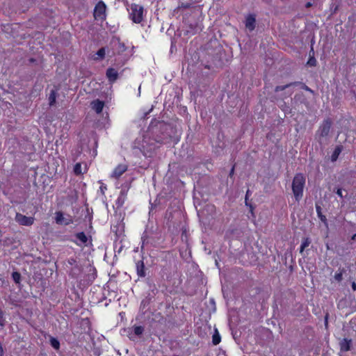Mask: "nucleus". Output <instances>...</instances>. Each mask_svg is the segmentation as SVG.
<instances>
[{
	"label": "nucleus",
	"instance_id": "40",
	"mask_svg": "<svg viewBox=\"0 0 356 356\" xmlns=\"http://www.w3.org/2000/svg\"><path fill=\"white\" fill-rule=\"evenodd\" d=\"M147 238V232H145L143 234L141 239L143 240V245H144L145 241ZM142 248H143V245H142Z\"/></svg>",
	"mask_w": 356,
	"mask_h": 356
},
{
	"label": "nucleus",
	"instance_id": "4",
	"mask_svg": "<svg viewBox=\"0 0 356 356\" xmlns=\"http://www.w3.org/2000/svg\"><path fill=\"white\" fill-rule=\"evenodd\" d=\"M143 7L138 4L131 5L130 18L134 23H140L143 19Z\"/></svg>",
	"mask_w": 356,
	"mask_h": 356
},
{
	"label": "nucleus",
	"instance_id": "25",
	"mask_svg": "<svg viewBox=\"0 0 356 356\" xmlns=\"http://www.w3.org/2000/svg\"><path fill=\"white\" fill-rule=\"evenodd\" d=\"M49 342L51 346L56 350H58L60 348V342L59 341L53 337H50Z\"/></svg>",
	"mask_w": 356,
	"mask_h": 356
},
{
	"label": "nucleus",
	"instance_id": "22",
	"mask_svg": "<svg viewBox=\"0 0 356 356\" xmlns=\"http://www.w3.org/2000/svg\"><path fill=\"white\" fill-rule=\"evenodd\" d=\"M316 60L314 57V51L313 48L312 47L309 51V58L307 64L310 67H315L316 65Z\"/></svg>",
	"mask_w": 356,
	"mask_h": 356
},
{
	"label": "nucleus",
	"instance_id": "38",
	"mask_svg": "<svg viewBox=\"0 0 356 356\" xmlns=\"http://www.w3.org/2000/svg\"><path fill=\"white\" fill-rule=\"evenodd\" d=\"M67 262H68V264H69L70 265H71V266H72V265H75V266H76V259H74V258H70V259H69L67 260Z\"/></svg>",
	"mask_w": 356,
	"mask_h": 356
},
{
	"label": "nucleus",
	"instance_id": "28",
	"mask_svg": "<svg viewBox=\"0 0 356 356\" xmlns=\"http://www.w3.org/2000/svg\"><path fill=\"white\" fill-rule=\"evenodd\" d=\"M76 237L81 241L83 243H86L88 241V237L84 232H81L76 234Z\"/></svg>",
	"mask_w": 356,
	"mask_h": 356
},
{
	"label": "nucleus",
	"instance_id": "1",
	"mask_svg": "<svg viewBox=\"0 0 356 356\" xmlns=\"http://www.w3.org/2000/svg\"><path fill=\"white\" fill-rule=\"evenodd\" d=\"M172 128L169 124L163 122L152 123L149 127L150 137L156 143H164L170 137Z\"/></svg>",
	"mask_w": 356,
	"mask_h": 356
},
{
	"label": "nucleus",
	"instance_id": "34",
	"mask_svg": "<svg viewBox=\"0 0 356 356\" xmlns=\"http://www.w3.org/2000/svg\"><path fill=\"white\" fill-rule=\"evenodd\" d=\"M290 87V85L288 84H286L284 86H277L275 87V92H280V91H282Z\"/></svg>",
	"mask_w": 356,
	"mask_h": 356
},
{
	"label": "nucleus",
	"instance_id": "48",
	"mask_svg": "<svg viewBox=\"0 0 356 356\" xmlns=\"http://www.w3.org/2000/svg\"><path fill=\"white\" fill-rule=\"evenodd\" d=\"M35 60L34 58H30V59H29V61H30V62H31V63H32V62H34Z\"/></svg>",
	"mask_w": 356,
	"mask_h": 356
},
{
	"label": "nucleus",
	"instance_id": "3",
	"mask_svg": "<svg viewBox=\"0 0 356 356\" xmlns=\"http://www.w3.org/2000/svg\"><path fill=\"white\" fill-rule=\"evenodd\" d=\"M305 178L302 174L295 175L292 181V191L296 201L299 202L303 195Z\"/></svg>",
	"mask_w": 356,
	"mask_h": 356
},
{
	"label": "nucleus",
	"instance_id": "45",
	"mask_svg": "<svg viewBox=\"0 0 356 356\" xmlns=\"http://www.w3.org/2000/svg\"><path fill=\"white\" fill-rule=\"evenodd\" d=\"M351 286L353 291H356V283L355 282H352Z\"/></svg>",
	"mask_w": 356,
	"mask_h": 356
},
{
	"label": "nucleus",
	"instance_id": "46",
	"mask_svg": "<svg viewBox=\"0 0 356 356\" xmlns=\"http://www.w3.org/2000/svg\"><path fill=\"white\" fill-rule=\"evenodd\" d=\"M250 191L248 190L247 192H246V195H245V202L247 203V200H248V195H250Z\"/></svg>",
	"mask_w": 356,
	"mask_h": 356
},
{
	"label": "nucleus",
	"instance_id": "51",
	"mask_svg": "<svg viewBox=\"0 0 356 356\" xmlns=\"http://www.w3.org/2000/svg\"><path fill=\"white\" fill-rule=\"evenodd\" d=\"M104 188H106V186H104V188L102 186L101 187L102 191L104 190Z\"/></svg>",
	"mask_w": 356,
	"mask_h": 356
},
{
	"label": "nucleus",
	"instance_id": "44",
	"mask_svg": "<svg viewBox=\"0 0 356 356\" xmlns=\"http://www.w3.org/2000/svg\"><path fill=\"white\" fill-rule=\"evenodd\" d=\"M303 97V95L302 94H297L295 95L294 97V99L296 100V99H299L300 97Z\"/></svg>",
	"mask_w": 356,
	"mask_h": 356
},
{
	"label": "nucleus",
	"instance_id": "36",
	"mask_svg": "<svg viewBox=\"0 0 356 356\" xmlns=\"http://www.w3.org/2000/svg\"><path fill=\"white\" fill-rule=\"evenodd\" d=\"M97 55L101 58H104V56H105V49L104 48H101L99 49L97 52Z\"/></svg>",
	"mask_w": 356,
	"mask_h": 356
},
{
	"label": "nucleus",
	"instance_id": "6",
	"mask_svg": "<svg viewBox=\"0 0 356 356\" xmlns=\"http://www.w3.org/2000/svg\"><path fill=\"white\" fill-rule=\"evenodd\" d=\"M106 5L103 1H99L96 5L94 10V17L95 19H103L105 18Z\"/></svg>",
	"mask_w": 356,
	"mask_h": 356
},
{
	"label": "nucleus",
	"instance_id": "13",
	"mask_svg": "<svg viewBox=\"0 0 356 356\" xmlns=\"http://www.w3.org/2000/svg\"><path fill=\"white\" fill-rule=\"evenodd\" d=\"M106 75L108 81L111 83L115 82L118 78L117 70L112 67H109L106 70Z\"/></svg>",
	"mask_w": 356,
	"mask_h": 356
},
{
	"label": "nucleus",
	"instance_id": "14",
	"mask_svg": "<svg viewBox=\"0 0 356 356\" xmlns=\"http://www.w3.org/2000/svg\"><path fill=\"white\" fill-rule=\"evenodd\" d=\"M104 106V102L99 99H95L91 102L92 108L97 113H101Z\"/></svg>",
	"mask_w": 356,
	"mask_h": 356
},
{
	"label": "nucleus",
	"instance_id": "42",
	"mask_svg": "<svg viewBox=\"0 0 356 356\" xmlns=\"http://www.w3.org/2000/svg\"><path fill=\"white\" fill-rule=\"evenodd\" d=\"M3 355H4V350L3 348L2 343L0 341V356H3Z\"/></svg>",
	"mask_w": 356,
	"mask_h": 356
},
{
	"label": "nucleus",
	"instance_id": "47",
	"mask_svg": "<svg viewBox=\"0 0 356 356\" xmlns=\"http://www.w3.org/2000/svg\"><path fill=\"white\" fill-rule=\"evenodd\" d=\"M356 239V234H354L353 236H352V240H355Z\"/></svg>",
	"mask_w": 356,
	"mask_h": 356
},
{
	"label": "nucleus",
	"instance_id": "18",
	"mask_svg": "<svg viewBox=\"0 0 356 356\" xmlns=\"http://www.w3.org/2000/svg\"><path fill=\"white\" fill-rule=\"evenodd\" d=\"M343 147L341 145H339L335 147V149L331 156V161L332 162H334L338 159V157H339V154H341V152L343 151Z\"/></svg>",
	"mask_w": 356,
	"mask_h": 356
},
{
	"label": "nucleus",
	"instance_id": "2",
	"mask_svg": "<svg viewBox=\"0 0 356 356\" xmlns=\"http://www.w3.org/2000/svg\"><path fill=\"white\" fill-rule=\"evenodd\" d=\"M333 120L330 118L323 120L315 133L314 138L321 146L327 145L333 131Z\"/></svg>",
	"mask_w": 356,
	"mask_h": 356
},
{
	"label": "nucleus",
	"instance_id": "17",
	"mask_svg": "<svg viewBox=\"0 0 356 356\" xmlns=\"http://www.w3.org/2000/svg\"><path fill=\"white\" fill-rule=\"evenodd\" d=\"M136 271L139 277H145V267L143 260L138 261L136 263Z\"/></svg>",
	"mask_w": 356,
	"mask_h": 356
},
{
	"label": "nucleus",
	"instance_id": "49",
	"mask_svg": "<svg viewBox=\"0 0 356 356\" xmlns=\"http://www.w3.org/2000/svg\"><path fill=\"white\" fill-rule=\"evenodd\" d=\"M310 93L314 95V91L313 90L311 89V91H309Z\"/></svg>",
	"mask_w": 356,
	"mask_h": 356
},
{
	"label": "nucleus",
	"instance_id": "52",
	"mask_svg": "<svg viewBox=\"0 0 356 356\" xmlns=\"http://www.w3.org/2000/svg\"><path fill=\"white\" fill-rule=\"evenodd\" d=\"M104 188H106V186H104V188L102 186L101 187L102 191L104 190Z\"/></svg>",
	"mask_w": 356,
	"mask_h": 356
},
{
	"label": "nucleus",
	"instance_id": "33",
	"mask_svg": "<svg viewBox=\"0 0 356 356\" xmlns=\"http://www.w3.org/2000/svg\"><path fill=\"white\" fill-rule=\"evenodd\" d=\"M339 9V5L335 3H332L330 6V15H332L333 14L336 13L337 11Z\"/></svg>",
	"mask_w": 356,
	"mask_h": 356
},
{
	"label": "nucleus",
	"instance_id": "27",
	"mask_svg": "<svg viewBox=\"0 0 356 356\" xmlns=\"http://www.w3.org/2000/svg\"><path fill=\"white\" fill-rule=\"evenodd\" d=\"M346 272V270L344 268H339V272L337 273L334 275V279L338 282H341L343 280V273Z\"/></svg>",
	"mask_w": 356,
	"mask_h": 356
},
{
	"label": "nucleus",
	"instance_id": "32",
	"mask_svg": "<svg viewBox=\"0 0 356 356\" xmlns=\"http://www.w3.org/2000/svg\"><path fill=\"white\" fill-rule=\"evenodd\" d=\"M193 6L192 3L189 2H181L179 6V8H184V9H188L191 8Z\"/></svg>",
	"mask_w": 356,
	"mask_h": 356
},
{
	"label": "nucleus",
	"instance_id": "12",
	"mask_svg": "<svg viewBox=\"0 0 356 356\" xmlns=\"http://www.w3.org/2000/svg\"><path fill=\"white\" fill-rule=\"evenodd\" d=\"M112 44H113L115 50L118 54H122L124 51H126L127 47L124 42H122L119 38L113 40L112 41Z\"/></svg>",
	"mask_w": 356,
	"mask_h": 356
},
{
	"label": "nucleus",
	"instance_id": "50",
	"mask_svg": "<svg viewBox=\"0 0 356 356\" xmlns=\"http://www.w3.org/2000/svg\"><path fill=\"white\" fill-rule=\"evenodd\" d=\"M311 6V3H307V7H309Z\"/></svg>",
	"mask_w": 356,
	"mask_h": 356
},
{
	"label": "nucleus",
	"instance_id": "21",
	"mask_svg": "<svg viewBox=\"0 0 356 356\" xmlns=\"http://www.w3.org/2000/svg\"><path fill=\"white\" fill-rule=\"evenodd\" d=\"M221 341V337L217 328H214V332L212 336V343L214 346L219 344Z\"/></svg>",
	"mask_w": 356,
	"mask_h": 356
},
{
	"label": "nucleus",
	"instance_id": "26",
	"mask_svg": "<svg viewBox=\"0 0 356 356\" xmlns=\"http://www.w3.org/2000/svg\"><path fill=\"white\" fill-rule=\"evenodd\" d=\"M56 92L54 90H51L49 97V105L54 106L56 103Z\"/></svg>",
	"mask_w": 356,
	"mask_h": 356
},
{
	"label": "nucleus",
	"instance_id": "9",
	"mask_svg": "<svg viewBox=\"0 0 356 356\" xmlns=\"http://www.w3.org/2000/svg\"><path fill=\"white\" fill-rule=\"evenodd\" d=\"M146 284L148 286L149 293H151V294L154 295V297L155 295L159 292L155 282V279L150 277H147L146 280Z\"/></svg>",
	"mask_w": 356,
	"mask_h": 356
},
{
	"label": "nucleus",
	"instance_id": "19",
	"mask_svg": "<svg viewBox=\"0 0 356 356\" xmlns=\"http://www.w3.org/2000/svg\"><path fill=\"white\" fill-rule=\"evenodd\" d=\"M316 212H317V215H318V217L320 218V220L325 224V225L326 227H327L328 224H327V218L325 217V216H324L323 213H322V209H321V207L318 204H316Z\"/></svg>",
	"mask_w": 356,
	"mask_h": 356
},
{
	"label": "nucleus",
	"instance_id": "31",
	"mask_svg": "<svg viewBox=\"0 0 356 356\" xmlns=\"http://www.w3.org/2000/svg\"><path fill=\"white\" fill-rule=\"evenodd\" d=\"M134 331L136 335L140 336L144 332V327L143 326H135Z\"/></svg>",
	"mask_w": 356,
	"mask_h": 356
},
{
	"label": "nucleus",
	"instance_id": "15",
	"mask_svg": "<svg viewBox=\"0 0 356 356\" xmlns=\"http://www.w3.org/2000/svg\"><path fill=\"white\" fill-rule=\"evenodd\" d=\"M127 170V166L126 165L120 164L118 165L114 170L112 177L116 179L119 178L125 171Z\"/></svg>",
	"mask_w": 356,
	"mask_h": 356
},
{
	"label": "nucleus",
	"instance_id": "30",
	"mask_svg": "<svg viewBox=\"0 0 356 356\" xmlns=\"http://www.w3.org/2000/svg\"><path fill=\"white\" fill-rule=\"evenodd\" d=\"M12 278L16 284H19L21 280V274L18 272L12 273Z\"/></svg>",
	"mask_w": 356,
	"mask_h": 356
},
{
	"label": "nucleus",
	"instance_id": "37",
	"mask_svg": "<svg viewBox=\"0 0 356 356\" xmlns=\"http://www.w3.org/2000/svg\"><path fill=\"white\" fill-rule=\"evenodd\" d=\"M6 324L5 318H3V312L0 309V325L4 326Z\"/></svg>",
	"mask_w": 356,
	"mask_h": 356
},
{
	"label": "nucleus",
	"instance_id": "23",
	"mask_svg": "<svg viewBox=\"0 0 356 356\" xmlns=\"http://www.w3.org/2000/svg\"><path fill=\"white\" fill-rule=\"evenodd\" d=\"M333 192L336 193L341 198H345L348 196V191L339 186L333 189Z\"/></svg>",
	"mask_w": 356,
	"mask_h": 356
},
{
	"label": "nucleus",
	"instance_id": "7",
	"mask_svg": "<svg viewBox=\"0 0 356 356\" xmlns=\"http://www.w3.org/2000/svg\"><path fill=\"white\" fill-rule=\"evenodd\" d=\"M56 222L58 225H68L73 222V220L70 216L65 217L62 211L56 212Z\"/></svg>",
	"mask_w": 356,
	"mask_h": 356
},
{
	"label": "nucleus",
	"instance_id": "24",
	"mask_svg": "<svg viewBox=\"0 0 356 356\" xmlns=\"http://www.w3.org/2000/svg\"><path fill=\"white\" fill-rule=\"evenodd\" d=\"M311 242H312V241L309 238H308V237L304 238L302 243L300 245V253L302 254L305 249L310 245Z\"/></svg>",
	"mask_w": 356,
	"mask_h": 356
},
{
	"label": "nucleus",
	"instance_id": "29",
	"mask_svg": "<svg viewBox=\"0 0 356 356\" xmlns=\"http://www.w3.org/2000/svg\"><path fill=\"white\" fill-rule=\"evenodd\" d=\"M81 272V268L79 265H76L71 271V274L73 277H76Z\"/></svg>",
	"mask_w": 356,
	"mask_h": 356
},
{
	"label": "nucleus",
	"instance_id": "41",
	"mask_svg": "<svg viewBox=\"0 0 356 356\" xmlns=\"http://www.w3.org/2000/svg\"><path fill=\"white\" fill-rule=\"evenodd\" d=\"M301 88L306 91H311V88H309L305 83H302Z\"/></svg>",
	"mask_w": 356,
	"mask_h": 356
},
{
	"label": "nucleus",
	"instance_id": "16",
	"mask_svg": "<svg viewBox=\"0 0 356 356\" xmlns=\"http://www.w3.org/2000/svg\"><path fill=\"white\" fill-rule=\"evenodd\" d=\"M352 344V339H343L339 343L340 350L343 352H346L350 350Z\"/></svg>",
	"mask_w": 356,
	"mask_h": 356
},
{
	"label": "nucleus",
	"instance_id": "10",
	"mask_svg": "<svg viewBox=\"0 0 356 356\" xmlns=\"http://www.w3.org/2000/svg\"><path fill=\"white\" fill-rule=\"evenodd\" d=\"M154 298V295L148 293L145 299H143L140 304V309L143 313H145L149 309V304Z\"/></svg>",
	"mask_w": 356,
	"mask_h": 356
},
{
	"label": "nucleus",
	"instance_id": "43",
	"mask_svg": "<svg viewBox=\"0 0 356 356\" xmlns=\"http://www.w3.org/2000/svg\"><path fill=\"white\" fill-rule=\"evenodd\" d=\"M234 168H235V165H233L230 172H229V177H232L234 174Z\"/></svg>",
	"mask_w": 356,
	"mask_h": 356
},
{
	"label": "nucleus",
	"instance_id": "53",
	"mask_svg": "<svg viewBox=\"0 0 356 356\" xmlns=\"http://www.w3.org/2000/svg\"><path fill=\"white\" fill-rule=\"evenodd\" d=\"M104 188H106V186H104V188L102 186L101 187L102 191L104 190Z\"/></svg>",
	"mask_w": 356,
	"mask_h": 356
},
{
	"label": "nucleus",
	"instance_id": "39",
	"mask_svg": "<svg viewBox=\"0 0 356 356\" xmlns=\"http://www.w3.org/2000/svg\"><path fill=\"white\" fill-rule=\"evenodd\" d=\"M302 83H303L301 82V81H294V82L289 83V85H290V87L291 86H302Z\"/></svg>",
	"mask_w": 356,
	"mask_h": 356
},
{
	"label": "nucleus",
	"instance_id": "11",
	"mask_svg": "<svg viewBox=\"0 0 356 356\" xmlns=\"http://www.w3.org/2000/svg\"><path fill=\"white\" fill-rule=\"evenodd\" d=\"M256 26V17L253 14L248 15L245 19V27L250 31H253Z\"/></svg>",
	"mask_w": 356,
	"mask_h": 356
},
{
	"label": "nucleus",
	"instance_id": "8",
	"mask_svg": "<svg viewBox=\"0 0 356 356\" xmlns=\"http://www.w3.org/2000/svg\"><path fill=\"white\" fill-rule=\"evenodd\" d=\"M16 221L22 225L30 226L33 225L34 218L33 217H27L21 213H17L15 216Z\"/></svg>",
	"mask_w": 356,
	"mask_h": 356
},
{
	"label": "nucleus",
	"instance_id": "54",
	"mask_svg": "<svg viewBox=\"0 0 356 356\" xmlns=\"http://www.w3.org/2000/svg\"><path fill=\"white\" fill-rule=\"evenodd\" d=\"M172 356H179V355H172Z\"/></svg>",
	"mask_w": 356,
	"mask_h": 356
},
{
	"label": "nucleus",
	"instance_id": "20",
	"mask_svg": "<svg viewBox=\"0 0 356 356\" xmlns=\"http://www.w3.org/2000/svg\"><path fill=\"white\" fill-rule=\"evenodd\" d=\"M96 276H97L96 269L94 267L90 266L88 274L87 275V281L90 282H93V280H95Z\"/></svg>",
	"mask_w": 356,
	"mask_h": 356
},
{
	"label": "nucleus",
	"instance_id": "5",
	"mask_svg": "<svg viewBox=\"0 0 356 356\" xmlns=\"http://www.w3.org/2000/svg\"><path fill=\"white\" fill-rule=\"evenodd\" d=\"M206 50L209 55L213 56L222 51V47L217 40L210 41L206 44Z\"/></svg>",
	"mask_w": 356,
	"mask_h": 356
},
{
	"label": "nucleus",
	"instance_id": "35",
	"mask_svg": "<svg viewBox=\"0 0 356 356\" xmlns=\"http://www.w3.org/2000/svg\"><path fill=\"white\" fill-rule=\"evenodd\" d=\"M74 172L76 175L81 174V165L79 163H77L74 168Z\"/></svg>",
	"mask_w": 356,
	"mask_h": 356
}]
</instances>
